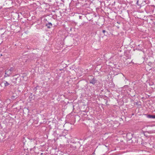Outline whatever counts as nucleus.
<instances>
[{"label":"nucleus","instance_id":"obj_4","mask_svg":"<svg viewBox=\"0 0 155 155\" xmlns=\"http://www.w3.org/2000/svg\"><path fill=\"white\" fill-rule=\"evenodd\" d=\"M46 25L48 28H50L52 26V24L51 22H49Z\"/></svg>","mask_w":155,"mask_h":155},{"label":"nucleus","instance_id":"obj_7","mask_svg":"<svg viewBox=\"0 0 155 155\" xmlns=\"http://www.w3.org/2000/svg\"><path fill=\"white\" fill-rule=\"evenodd\" d=\"M102 32L103 33H104V35H106L107 36V34H108V33L107 31H106L105 30H103L102 31Z\"/></svg>","mask_w":155,"mask_h":155},{"label":"nucleus","instance_id":"obj_3","mask_svg":"<svg viewBox=\"0 0 155 155\" xmlns=\"http://www.w3.org/2000/svg\"><path fill=\"white\" fill-rule=\"evenodd\" d=\"M20 80V79L19 77L15 78L13 79L12 81L14 84H16L17 83L18 81V82H19Z\"/></svg>","mask_w":155,"mask_h":155},{"label":"nucleus","instance_id":"obj_8","mask_svg":"<svg viewBox=\"0 0 155 155\" xmlns=\"http://www.w3.org/2000/svg\"><path fill=\"white\" fill-rule=\"evenodd\" d=\"M130 135H132V134H128L127 135V137H128L129 136H130Z\"/></svg>","mask_w":155,"mask_h":155},{"label":"nucleus","instance_id":"obj_6","mask_svg":"<svg viewBox=\"0 0 155 155\" xmlns=\"http://www.w3.org/2000/svg\"><path fill=\"white\" fill-rule=\"evenodd\" d=\"M4 82L5 86H7L9 85V84L7 81H5Z\"/></svg>","mask_w":155,"mask_h":155},{"label":"nucleus","instance_id":"obj_10","mask_svg":"<svg viewBox=\"0 0 155 155\" xmlns=\"http://www.w3.org/2000/svg\"><path fill=\"white\" fill-rule=\"evenodd\" d=\"M131 138H130V139L129 138V140L131 139Z\"/></svg>","mask_w":155,"mask_h":155},{"label":"nucleus","instance_id":"obj_5","mask_svg":"<svg viewBox=\"0 0 155 155\" xmlns=\"http://www.w3.org/2000/svg\"><path fill=\"white\" fill-rule=\"evenodd\" d=\"M147 117L150 118H155V115H148Z\"/></svg>","mask_w":155,"mask_h":155},{"label":"nucleus","instance_id":"obj_9","mask_svg":"<svg viewBox=\"0 0 155 155\" xmlns=\"http://www.w3.org/2000/svg\"><path fill=\"white\" fill-rule=\"evenodd\" d=\"M138 1H137V3H138Z\"/></svg>","mask_w":155,"mask_h":155},{"label":"nucleus","instance_id":"obj_2","mask_svg":"<svg viewBox=\"0 0 155 155\" xmlns=\"http://www.w3.org/2000/svg\"><path fill=\"white\" fill-rule=\"evenodd\" d=\"M89 82L90 83L94 84L97 82V80L94 78L91 77L90 79L89 80Z\"/></svg>","mask_w":155,"mask_h":155},{"label":"nucleus","instance_id":"obj_1","mask_svg":"<svg viewBox=\"0 0 155 155\" xmlns=\"http://www.w3.org/2000/svg\"><path fill=\"white\" fill-rule=\"evenodd\" d=\"M15 71V68L14 67L10 68V69H7L5 71V75L4 77L5 78L10 76L12 73Z\"/></svg>","mask_w":155,"mask_h":155}]
</instances>
